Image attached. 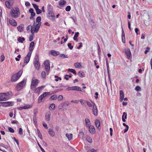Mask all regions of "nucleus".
Returning <instances> with one entry per match:
<instances>
[{"instance_id": "1", "label": "nucleus", "mask_w": 152, "mask_h": 152, "mask_svg": "<svg viewBox=\"0 0 152 152\" xmlns=\"http://www.w3.org/2000/svg\"><path fill=\"white\" fill-rule=\"evenodd\" d=\"M10 15L12 17L14 18H18L20 15L19 9L18 8L16 7L14 9L11 10Z\"/></svg>"}, {"instance_id": "2", "label": "nucleus", "mask_w": 152, "mask_h": 152, "mask_svg": "<svg viewBox=\"0 0 152 152\" xmlns=\"http://www.w3.org/2000/svg\"><path fill=\"white\" fill-rule=\"evenodd\" d=\"M26 82V79L24 78L23 80L18 84L15 87L16 91H19L21 90L25 86Z\"/></svg>"}, {"instance_id": "3", "label": "nucleus", "mask_w": 152, "mask_h": 152, "mask_svg": "<svg viewBox=\"0 0 152 152\" xmlns=\"http://www.w3.org/2000/svg\"><path fill=\"white\" fill-rule=\"evenodd\" d=\"M39 83V80H38L35 79L34 77L31 80V89L32 90H34V89H35V87L37 86Z\"/></svg>"}, {"instance_id": "4", "label": "nucleus", "mask_w": 152, "mask_h": 152, "mask_svg": "<svg viewBox=\"0 0 152 152\" xmlns=\"http://www.w3.org/2000/svg\"><path fill=\"white\" fill-rule=\"evenodd\" d=\"M41 24V23H37L36 25V26L34 28V27H31V34H34V32L35 33H37L39 30V29L40 27V26Z\"/></svg>"}, {"instance_id": "5", "label": "nucleus", "mask_w": 152, "mask_h": 152, "mask_svg": "<svg viewBox=\"0 0 152 152\" xmlns=\"http://www.w3.org/2000/svg\"><path fill=\"white\" fill-rule=\"evenodd\" d=\"M44 64L45 66V69L47 74L48 75L50 69V61L48 60H46L44 62Z\"/></svg>"}, {"instance_id": "6", "label": "nucleus", "mask_w": 152, "mask_h": 152, "mask_svg": "<svg viewBox=\"0 0 152 152\" xmlns=\"http://www.w3.org/2000/svg\"><path fill=\"white\" fill-rule=\"evenodd\" d=\"M48 13L50 16H47V17L53 21H55V16L54 13L51 10L48 11Z\"/></svg>"}, {"instance_id": "7", "label": "nucleus", "mask_w": 152, "mask_h": 152, "mask_svg": "<svg viewBox=\"0 0 152 152\" xmlns=\"http://www.w3.org/2000/svg\"><path fill=\"white\" fill-rule=\"evenodd\" d=\"M50 92H45L42 94H41L39 97L38 103H40L42 101V99L44 98L49 94Z\"/></svg>"}, {"instance_id": "8", "label": "nucleus", "mask_w": 152, "mask_h": 152, "mask_svg": "<svg viewBox=\"0 0 152 152\" xmlns=\"http://www.w3.org/2000/svg\"><path fill=\"white\" fill-rule=\"evenodd\" d=\"M66 90L68 91L70 90H75L77 91H81V88L77 86H74L71 87H68L66 89Z\"/></svg>"}, {"instance_id": "9", "label": "nucleus", "mask_w": 152, "mask_h": 152, "mask_svg": "<svg viewBox=\"0 0 152 152\" xmlns=\"http://www.w3.org/2000/svg\"><path fill=\"white\" fill-rule=\"evenodd\" d=\"M82 139H86V140L89 143H91L92 142V140L91 137L88 135H85L84 134H82Z\"/></svg>"}, {"instance_id": "10", "label": "nucleus", "mask_w": 152, "mask_h": 152, "mask_svg": "<svg viewBox=\"0 0 152 152\" xmlns=\"http://www.w3.org/2000/svg\"><path fill=\"white\" fill-rule=\"evenodd\" d=\"M31 53H28L27 55L25 57L24 60V63H26V64H27L29 62L31 54Z\"/></svg>"}, {"instance_id": "11", "label": "nucleus", "mask_w": 152, "mask_h": 152, "mask_svg": "<svg viewBox=\"0 0 152 152\" xmlns=\"http://www.w3.org/2000/svg\"><path fill=\"white\" fill-rule=\"evenodd\" d=\"M12 0H10L9 1H6L5 2V5L6 7L8 9H11L13 6V2H11Z\"/></svg>"}, {"instance_id": "12", "label": "nucleus", "mask_w": 152, "mask_h": 152, "mask_svg": "<svg viewBox=\"0 0 152 152\" xmlns=\"http://www.w3.org/2000/svg\"><path fill=\"white\" fill-rule=\"evenodd\" d=\"M124 53L126 55L127 58L129 59H130L132 58V54L129 49L128 50H125L124 51Z\"/></svg>"}, {"instance_id": "13", "label": "nucleus", "mask_w": 152, "mask_h": 152, "mask_svg": "<svg viewBox=\"0 0 152 152\" xmlns=\"http://www.w3.org/2000/svg\"><path fill=\"white\" fill-rule=\"evenodd\" d=\"M105 60H106V66H107V73L108 74V78L110 81V83H111L110 75H109V64H108V60L107 59V58H106Z\"/></svg>"}, {"instance_id": "14", "label": "nucleus", "mask_w": 152, "mask_h": 152, "mask_svg": "<svg viewBox=\"0 0 152 152\" xmlns=\"http://www.w3.org/2000/svg\"><path fill=\"white\" fill-rule=\"evenodd\" d=\"M93 112L94 115L95 116H96L97 115L98 113L97 107L94 103V105L93 106Z\"/></svg>"}, {"instance_id": "15", "label": "nucleus", "mask_w": 152, "mask_h": 152, "mask_svg": "<svg viewBox=\"0 0 152 152\" xmlns=\"http://www.w3.org/2000/svg\"><path fill=\"white\" fill-rule=\"evenodd\" d=\"M10 23L13 26H17V23L16 21L13 19H10L9 20Z\"/></svg>"}, {"instance_id": "16", "label": "nucleus", "mask_w": 152, "mask_h": 152, "mask_svg": "<svg viewBox=\"0 0 152 152\" xmlns=\"http://www.w3.org/2000/svg\"><path fill=\"white\" fill-rule=\"evenodd\" d=\"M34 43L33 42H31L30 44L29 47V53H32V52L34 49Z\"/></svg>"}, {"instance_id": "17", "label": "nucleus", "mask_w": 152, "mask_h": 152, "mask_svg": "<svg viewBox=\"0 0 152 152\" xmlns=\"http://www.w3.org/2000/svg\"><path fill=\"white\" fill-rule=\"evenodd\" d=\"M50 53L51 54L55 56H56L60 54L59 52L58 51L53 50H50Z\"/></svg>"}, {"instance_id": "18", "label": "nucleus", "mask_w": 152, "mask_h": 152, "mask_svg": "<svg viewBox=\"0 0 152 152\" xmlns=\"http://www.w3.org/2000/svg\"><path fill=\"white\" fill-rule=\"evenodd\" d=\"M45 119L47 121H49L50 119V112L49 111H48L45 115Z\"/></svg>"}, {"instance_id": "19", "label": "nucleus", "mask_w": 152, "mask_h": 152, "mask_svg": "<svg viewBox=\"0 0 152 152\" xmlns=\"http://www.w3.org/2000/svg\"><path fill=\"white\" fill-rule=\"evenodd\" d=\"M19 78V77H18V75L15 74L12 76L11 79V81L12 82L16 81Z\"/></svg>"}, {"instance_id": "20", "label": "nucleus", "mask_w": 152, "mask_h": 152, "mask_svg": "<svg viewBox=\"0 0 152 152\" xmlns=\"http://www.w3.org/2000/svg\"><path fill=\"white\" fill-rule=\"evenodd\" d=\"M89 131L90 133L92 132L95 133V129L94 127L92 125L89 126Z\"/></svg>"}, {"instance_id": "21", "label": "nucleus", "mask_w": 152, "mask_h": 152, "mask_svg": "<svg viewBox=\"0 0 152 152\" xmlns=\"http://www.w3.org/2000/svg\"><path fill=\"white\" fill-rule=\"evenodd\" d=\"M95 124L98 129L99 130L100 129V123L99 120L96 119L95 121Z\"/></svg>"}, {"instance_id": "22", "label": "nucleus", "mask_w": 152, "mask_h": 152, "mask_svg": "<svg viewBox=\"0 0 152 152\" xmlns=\"http://www.w3.org/2000/svg\"><path fill=\"white\" fill-rule=\"evenodd\" d=\"M122 42L125 43V34L124 32V31L123 28L122 27Z\"/></svg>"}, {"instance_id": "23", "label": "nucleus", "mask_w": 152, "mask_h": 152, "mask_svg": "<svg viewBox=\"0 0 152 152\" xmlns=\"http://www.w3.org/2000/svg\"><path fill=\"white\" fill-rule=\"evenodd\" d=\"M45 86H42L38 87L37 88H35V89H34V91H35V92L36 93H39L40 92V91L43 88H44Z\"/></svg>"}, {"instance_id": "24", "label": "nucleus", "mask_w": 152, "mask_h": 152, "mask_svg": "<svg viewBox=\"0 0 152 152\" xmlns=\"http://www.w3.org/2000/svg\"><path fill=\"white\" fill-rule=\"evenodd\" d=\"M120 99L121 101L122 102L124 99V93L123 91L122 90L120 91Z\"/></svg>"}, {"instance_id": "25", "label": "nucleus", "mask_w": 152, "mask_h": 152, "mask_svg": "<svg viewBox=\"0 0 152 152\" xmlns=\"http://www.w3.org/2000/svg\"><path fill=\"white\" fill-rule=\"evenodd\" d=\"M24 25L21 24L17 27L18 31L20 32H22L23 31Z\"/></svg>"}, {"instance_id": "26", "label": "nucleus", "mask_w": 152, "mask_h": 152, "mask_svg": "<svg viewBox=\"0 0 152 152\" xmlns=\"http://www.w3.org/2000/svg\"><path fill=\"white\" fill-rule=\"evenodd\" d=\"M39 60V57L38 54L36 53L35 56L34 60V62L38 63Z\"/></svg>"}, {"instance_id": "27", "label": "nucleus", "mask_w": 152, "mask_h": 152, "mask_svg": "<svg viewBox=\"0 0 152 152\" xmlns=\"http://www.w3.org/2000/svg\"><path fill=\"white\" fill-rule=\"evenodd\" d=\"M66 1L64 0H60L59 1V4L61 6L63 7L66 4Z\"/></svg>"}, {"instance_id": "28", "label": "nucleus", "mask_w": 152, "mask_h": 152, "mask_svg": "<svg viewBox=\"0 0 152 152\" xmlns=\"http://www.w3.org/2000/svg\"><path fill=\"white\" fill-rule=\"evenodd\" d=\"M66 136L69 140L72 139L73 135L72 134H66Z\"/></svg>"}, {"instance_id": "29", "label": "nucleus", "mask_w": 152, "mask_h": 152, "mask_svg": "<svg viewBox=\"0 0 152 152\" xmlns=\"http://www.w3.org/2000/svg\"><path fill=\"white\" fill-rule=\"evenodd\" d=\"M79 34V33L78 32H76L73 38V39L77 42H78V39H77V38Z\"/></svg>"}, {"instance_id": "30", "label": "nucleus", "mask_w": 152, "mask_h": 152, "mask_svg": "<svg viewBox=\"0 0 152 152\" xmlns=\"http://www.w3.org/2000/svg\"><path fill=\"white\" fill-rule=\"evenodd\" d=\"M4 95H3L2 93L1 94H0V101H3L5 100H6V99L5 98Z\"/></svg>"}, {"instance_id": "31", "label": "nucleus", "mask_w": 152, "mask_h": 152, "mask_svg": "<svg viewBox=\"0 0 152 152\" xmlns=\"http://www.w3.org/2000/svg\"><path fill=\"white\" fill-rule=\"evenodd\" d=\"M34 64L35 66V68L37 69H39L40 66V64L39 62L38 63H36V62H34Z\"/></svg>"}, {"instance_id": "32", "label": "nucleus", "mask_w": 152, "mask_h": 152, "mask_svg": "<svg viewBox=\"0 0 152 152\" xmlns=\"http://www.w3.org/2000/svg\"><path fill=\"white\" fill-rule=\"evenodd\" d=\"M74 66L76 68H80L81 66V65L80 63H75L74 64Z\"/></svg>"}, {"instance_id": "33", "label": "nucleus", "mask_w": 152, "mask_h": 152, "mask_svg": "<svg viewBox=\"0 0 152 152\" xmlns=\"http://www.w3.org/2000/svg\"><path fill=\"white\" fill-rule=\"evenodd\" d=\"M85 122L87 126L88 127L90 124V120L88 118H86L85 119Z\"/></svg>"}, {"instance_id": "34", "label": "nucleus", "mask_w": 152, "mask_h": 152, "mask_svg": "<svg viewBox=\"0 0 152 152\" xmlns=\"http://www.w3.org/2000/svg\"><path fill=\"white\" fill-rule=\"evenodd\" d=\"M25 39L24 37H19L18 39V41L22 43Z\"/></svg>"}, {"instance_id": "35", "label": "nucleus", "mask_w": 152, "mask_h": 152, "mask_svg": "<svg viewBox=\"0 0 152 152\" xmlns=\"http://www.w3.org/2000/svg\"><path fill=\"white\" fill-rule=\"evenodd\" d=\"M67 71L69 72H70L73 73L74 74L76 75V72L75 70L72 69H67Z\"/></svg>"}, {"instance_id": "36", "label": "nucleus", "mask_w": 152, "mask_h": 152, "mask_svg": "<svg viewBox=\"0 0 152 152\" xmlns=\"http://www.w3.org/2000/svg\"><path fill=\"white\" fill-rule=\"evenodd\" d=\"M57 98V96L56 95H52L49 98V100H56Z\"/></svg>"}, {"instance_id": "37", "label": "nucleus", "mask_w": 152, "mask_h": 152, "mask_svg": "<svg viewBox=\"0 0 152 152\" xmlns=\"http://www.w3.org/2000/svg\"><path fill=\"white\" fill-rule=\"evenodd\" d=\"M2 94L4 95V96L6 97L5 98L6 100H8L9 98V96L10 95L9 93L8 92H7V93H2Z\"/></svg>"}, {"instance_id": "38", "label": "nucleus", "mask_w": 152, "mask_h": 152, "mask_svg": "<svg viewBox=\"0 0 152 152\" xmlns=\"http://www.w3.org/2000/svg\"><path fill=\"white\" fill-rule=\"evenodd\" d=\"M60 56L62 58H68L69 57V56L67 55H65L64 54H60Z\"/></svg>"}, {"instance_id": "39", "label": "nucleus", "mask_w": 152, "mask_h": 152, "mask_svg": "<svg viewBox=\"0 0 152 152\" xmlns=\"http://www.w3.org/2000/svg\"><path fill=\"white\" fill-rule=\"evenodd\" d=\"M72 74H70L69 75H66L64 77V79H65L66 80H69V78H71L72 77Z\"/></svg>"}, {"instance_id": "40", "label": "nucleus", "mask_w": 152, "mask_h": 152, "mask_svg": "<svg viewBox=\"0 0 152 152\" xmlns=\"http://www.w3.org/2000/svg\"><path fill=\"white\" fill-rule=\"evenodd\" d=\"M78 75L81 77H83L85 76V74L84 72H81L79 71L78 73Z\"/></svg>"}, {"instance_id": "41", "label": "nucleus", "mask_w": 152, "mask_h": 152, "mask_svg": "<svg viewBox=\"0 0 152 152\" xmlns=\"http://www.w3.org/2000/svg\"><path fill=\"white\" fill-rule=\"evenodd\" d=\"M31 106L30 105L26 104L23 106L24 109H26L30 108L31 107Z\"/></svg>"}, {"instance_id": "42", "label": "nucleus", "mask_w": 152, "mask_h": 152, "mask_svg": "<svg viewBox=\"0 0 152 152\" xmlns=\"http://www.w3.org/2000/svg\"><path fill=\"white\" fill-rule=\"evenodd\" d=\"M49 109L50 110V108L52 109H54L55 108V105L54 103H52L51 104L49 107Z\"/></svg>"}, {"instance_id": "43", "label": "nucleus", "mask_w": 152, "mask_h": 152, "mask_svg": "<svg viewBox=\"0 0 152 152\" xmlns=\"http://www.w3.org/2000/svg\"><path fill=\"white\" fill-rule=\"evenodd\" d=\"M48 11H49L51 10H53V7L50 4H48Z\"/></svg>"}, {"instance_id": "44", "label": "nucleus", "mask_w": 152, "mask_h": 152, "mask_svg": "<svg viewBox=\"0 0 152 152\" xmlns=\"http://www.w3.org/2000/svg\"><path fill=\"white\" fill-rule=\"evenodd\" d=\"M41 17L40 16H38L37 17L36 20V21L38 23H41V22L40 21L41 20Z\"/></svg>"}, {"instance_id": "45", "label": "nucleus", "mask_w": 152, "mask_h": 152, "mask_svg": "<svg viewBox=\"0 0 152 152\" xmlns=\"http://www.w3.org/2000/svg\"><path fill=\"white\" fill-rule=\"evenodd\" d=\"M6 102L7 107L13 105V103L12 102Z\"/></svg>"}, {"instance_id": "46", "label": "nucleus", "mask_w": 152, "mask_h": 152, "mask_svg": "<svg viewBox=\"0 0 152 152\" xmlns=\"http://www.w3.org/2000/svg\"><path fill=\"white\" fill-rule=\"evenodd\" d=\"M42 77L43 79L46 78V73L45 71H42L41 73Z\"/></svg>"}, {"instance_id": "47", "label": "nucleus", "mask_w": 152, "mask_h": 152, "mask_svg": "<svg viewBox=\"0 0 152 152\" xmlns=\"http://www.w3.org/2000/svg\"><path fill=\"white\" fill-rule=\"evenodd\" d=\"M22 72H23V71L21 70L15 74L16 75H18V77H19V78H20V77L21 76L22 73Z\"/></svg>"}, {"instance_id": "48", "label": "nucleus", "mask_w": 152, "mask_h": 152, "mask_svg": "<svg viewBox=\"0 0 152 152\" xmlns=\"http://www.w3.org/2000/svg\"><path fill=\"white\" fill-rule=\"evenodd\" d=\"M1 106L4 107H7L6 102H0Z\"/></svg>"}, {"instance_id": "49", "label": "nucleus", "mask_w": 152, "mask_h": 152, "mask_svg": "<svg viewBox=\"0 0 152 152\" xmlns=\"http://www.w3.org/2000/svg\"><path fill=\"white\" fill-rule=\"evenodd\" d=\"M32 4L34 7L36 11L38 9H39V7L36 4Z\"/></svg>"}, {"instance_id": "50", "label": "nucleus", "mask_w": 152, "mask_h": 152, "mask_svg": "<svg viewBox=\"0 0 152 152\" xmlns=\"http://www.w3.org/2000/svg\"><path fill=\"white\" fill-rule=\"evenodd\" d=\"M64 106H66L69 105V103L68 101H66L62 103Z\"/></svg>"}, {"instance_id": "51", "label": "nucleus", "mask_w": 152, "mask_h": 152, "mask_svg": "<svg viewBox=\"0 0 152 152\" xmlns=\"http://www.w3.org/2000/svg\"><path fill=\"white\" fill-rule=\"evenodd\" d=\"M135 90L137 91H139L141 90V88L139 86H137L135 88Z\"/></svg>"}, {"instance_id": "52", "label": "nucleus", "mask_w": 152, "mask_h": 152, "mask_svg": "<svg viewBox=\"0 0 152 152\" xmlns=\"http://www.w3.org/2000/svg\"><path fill=\"white\" fill-rule=\"evenodd\" d=\"M67 46L69 49L70 50H72L73 48V46L72 45L71 43H69L67 44Z\"/></svg>"}, {"instance_id": "53", "label": "nucleus", "mask_w": 152, "mask_h": 152, "mask_svg": "<svg viewBox=\"0 0 152 152\" xmlns=\"http://www.w3.org/2000/svg\"><path fill=\"white\" fill-rule=\"evenodd\" d=\"M63 97L61 95H59L58 97V100L59 101H61L63 100Z\"/></svg>"}, {"instance_id": "54", "label": "nucleus", "mask_w": 152, "mask_h": 152, "mask_svg": "<svg viewBox=\"0 0 152 152\" xmlns=\"http://www.w3.org/2000/svg\"><path fill=\"white\" fill-rule=\"evenodd\" d=\"M71 9V7L70 6H67L65 8L66 11L67 12L69 11Z\"/></svg>"}, {"instance_id": "55", "label": "nucleus", "mask_w": 152, "mask_h": 152, "mask_svg": "<svg viewBox=\"0 0 152 152\" xmlns=\"http://www.w3.org/2000/svg\"><path fill=\"white\" fill-rule=\"evenodd\" d=\"M9 131L11 133H13L14 132V130L11 127H9L8 128Z\"/></svg>"}, {"instance_id": "56", "label": "nucleus", "mask_w": 152, "mask_h": 152, "mask_svg": "<svg viewBox=\"0 0 152 152\" xmlns=\"http://www.w3.org/2000/svg\"><path fill=\"white\" fill-rule=\"evenodd\" d=\"M125 114H126V113L125 112H124L123 113V115H122V120L124 122H125L126 121V120L125 119V118H124V117L125 115Z\"/></svg>"}, {"instance_id": "57", "label": "nucleus", "mask_w": 152, "mask_h": 152, "mask_svg": "<svg viewBox=\"0 0 152 152\" xmlns=\"http://www.w3.org/2000/svg\"><path fill=\"white\" fill-rule=\"evenodd\" d=\"M1 58V61L3 62L4 60L5 57L3 55H2L0 57Z\"/></svg>"}, {"instance_id": "58", "label": "nucleus", "mask_w": 152, "mask_h": 152, "mask_svg": "<svg viewBox=\"0 0 152 152\" xmlns=\"http://www.w3.org/2000/svg\"><path fill=\"white\" fill-rule=\"evenodd\" d=\"M33 34H32V35H31L30 36V37H29V41H30V42H31V41H32L33 39Z\"/></svg>"}, {"instance_id": "59", "label": "nucleus", "mask_w": 152, "mask_h": 152, "mask_svg": "<svg viewBox=\"0 0 152 152\" xmlns=\"http://www.w3.org/2000/svg\"><path fill=\"white\" fill-rule=\"evenodd\" d=\"M36 11L37 14L38 15L41 14L42 12V10L39 9L37 10Z\"/></svg>"}, {"instance_id": "60", "label": "nucleus", "mask_w": 152, "mask_h": 152, "mask_svg": "<svg viewBox=\"0 0 152 152\" xmlns=\"http://www.w3.org/2000/svg\"><path fill=\"white\" fill-rule=\"evenodd\" d=\"M150 50V48L148 47H147L146 48V50L145 51V54H146L149 51V50Z\"/></svg>"}, {"instance_id": "61", "label": "nucleus", "mask_w": 152, "mask_h": 152, "mask_svg": "<svg viewBox=\"0 0 152 152\" xmlns=\"http://www.w3.org/2000/svg\"><path fill=\"white\" fill-rule=\"evenodd\" d=\"M42 125L46 129H48V127L46 124L44 122H42Z\"/></svg>"}, {"instance_id": "62", "label": "nucleus", "mask_w": 152, "mask_h": 152, "mask_svg": "<svg viewBox=\"0 0 152 152\" xmlns=\"http://www.w3.org/2000/svg\"><path fill=\"white\" fill-rule=\"evenodd\" d=\"M31 27H33V26H32L31 25H29L27 27L26 30H27V31H29L30 28H31Z\"/></svg>"}, {"instance_id": "63", "label": "nucleus", "mask_w": 152, "mask_h": 152, "mask_svg": "<svg viewBox=\"0 0 152 152\" xmlns=\"http://www.w3.org/2000/svg\"><path fill=\"white\" fill-rule=\"evenodd\" d=\"M63 107L62 103H61L58 106V109H61Z\"/></svg>"}, {"instance_id": "64", "label": "nucleus", "mask_w": 152, "mask_h": 152, "mask_svg": "<svg viewBox=\"0 0 152 152\" xmlns=\"http://www.w3.org/2000/svg\"><path fill=\"white\" fill-rule=\"evenodd\" d=\"M79 46L77 47V49H80L81 47H82V42H80L79 43Z\"/></svg>"}]
</instances>
